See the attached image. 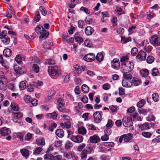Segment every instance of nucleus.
<instances>
[{
  "instance_id": "nucleus-1",
  "label": "nucleus",
  "mask_w": 160,
  "mask_h": 160,
  "mask_svg": "<svg viewBox=\"0 0 160 160\" xmlns=\"http://www.w3.org/2000/svg\"><path fill=\"white\" fill-rule=\"evenodd\" d=\"M36 32L38 34H40L39 38L45 39L48 36L49 32L44 29L43 27L40 25L37 26L36 28Z\"/></svg>"
},
{
  "instance_id": "nucleus-2",
  "label": "nucleus",
  "mask_w": 160,
  "mask_h": 160,
  "mask_svg": "<svg viewBox=\"0 0 160 160\" xmlns=\"http://www.w3.org/2000/svg\"><path fill=\"white\" fill-rule=\"evenodd\" d=\"M48 72L49 74L52 76H59L60 75L61 73V71L58 69L57 66L49 67L48 68Z\"/></svg>"
},
{
  "instance_id": "nucleus-3",
  "label": "nucleus",
  "mask_w": 160,
  "mask_h": 160,
  "mask_svg": "<svg viewBox=\"0 0 160 160\" xmlns=\"http://www.w3.org/2000/svg\"><path fill=\"white\" fill-rule=\"evenodd\" d=\"M61 117H62L64 119V123H61L60 124V126L63 128L68 129L71 127V123L70 121V118L69 117L66 115H61Z\"/></svg>"
},
{
  "instance_id": "nucleus-4",
  "label": "nucleus",
  "mask_w": 160,
  "mask_h": 160,
  "mask_svg": "<svg viewBox=\"0 0 160 160\" xmlns=\"http://www.w3.org/2000/svg\"><path fill=\"white\" fill-rule=\"evenodd\" d=\"M7 32L6 31L3 30L2 32V34H0V39L4 44L7 45L10 43V38L7 35Z\"/></svg>"
},
{
  "instance_id": "nucleus-5",
  "label": "nucleus",
  "mask_w": 160,
  "mask_h": 160,
  "mask_svg": "<svg viewBox=\"0 0 160 160\" xmlns=\"http://www.w3.org/2000/svg\"><path fill=\"white\" fill-rule=\"evenodd\" d=\"M149 40L151 44L154 46L160 45V38L157 35H153L151 37Z\"/></svg>"
},
{
  "instance_id": "nucleus-6",
  "label": "nucleus",
  "mask_w": 160,
  "mask_h": 160,
  "mask_svg": "<svg viewBox=\"0 0 160 160\" xmlns=\"http://www.w3.org/2000/svg\"><path fill=\"white\" fill-rule=\"evenodd\" d=\"M134 68V64L132 62H129L123 65L122 68L123 72H129L131 71Z\"/></svg>"
},
{
  "instance_id": "nucleus-7",
  "label": "nucleus",
  "mask_w": 160,
  "mask_h": 160,
  "mask_svg": "<svg viewBox=\"0 0 160 160\" xmlns=\"http://www.w3.org/2000/svg\"><path fill=\"white\" fill-rule=\"evenodd\" d=\"M13 121L17 123L21 124L22 123V121L20 119L22 116V113L20 112H13Z\"/></svg>"
},
{
  "instance_id": "nucleus-8",
  "label": "nucleus",
  "mask_w": 160,
  "mask_h": 160,
  "mask_svg": "<svg viewBox=\"0 0 160 160\" xmlns=\"http://www.w3.org/2000/svg\"><path fill=\"white\" fill-rule=\"evenodd\" d=\"M123 125L126 127H130L133 125V122L131 121L130 118L125 117L122 120Z\"/></svg>"
},
{
  "instance_id": "nucleus-9",
  "label": "nucleus",
  "mask_w": 160,
  "mask_h": 160,
  "mask_svg": "<svg viewBox=\"0 0 160 160\" xmlns=\"http://www.w3.org/2000/svg\"><path fill=\"white\" fill-rule=\"evenodd\" d=\"M93 116L94 122L95 123H98L102 121V116L100 112L97 111L95 112Z\"/></svg>"
},
{
  "instance_id": "nucleus-10",
  "label": "nucleus",
  "mask_w": 160,
  "mask_h": 160,
  "mask_svg": "<svg viewBox=\"0 0 160 160\" xmlns=\"http://www.w3.org/2000/svg\"><path fill=\"white\" fill-rule=\"evenodd\" d=\"M95 57V56L94 54L90 53L84 56L83 57V59L88 62H91L94 60Z\"/></svg>"
},
{
  "instance_id": "nucleus-11",
  "label": "nucleus",
  "mask_w": 160,
  "mask_h": 160,
  "mask_svg": "<svg viewBox=\"0 0 160 160\" xmlns=\"http://www.w3.org/2000/svg\"><path fill=\"white\" fill-rule=\"evenodd\" d=\"M71 139L75 142L80 143L83 141V137L80 135H77L76 136L72 135L70 138Z\"/></svg>"
},
{
  "instance_id": "nucleus-12",
  "label": "nucleus",
  "mask_w": 160,
  "mask_h": 160,
  "mask_svg": "<svg viewBox=\"0 0 160 160\" xmlns=\"http://www.w3.org/2000/svg\"><path fill=\"white\" fill-rule=\"evenodd\" d=\"M146 53L142 51H140L137 56L136 58L140 61H144L146 57Z\"/></svg>"
},
{
  "instance_id": "nucleus-13",
  "label": "nucleus",
  "mask_w": 160,
  "mask_h": 160,
  "mask_svg": "<svg viewBox=\"0 0 160 160\" xmlns=\"http://www.w3.org/2000/svg\"><path fill=\"white\" fill-rule=\"evenodd\" d=\"M11 133L10 129L6 127L2 128L0 129V134L3 136L8 135Z\"/></svg>"
},
{
  "instance_id": "nucleus-14",
  "label": "nucleus",
  "mask_w": 160,
  "mask_h": 160,
  "mask_svg": "<svg viewBox=\"0 0 160 160\" xmlns=\"http://www.w3.org/2000/svg\"><path fill=\"white\" fill-rule=\"evenodd\" d=\"M89 140L90 142L92 143H97L100 141V138L96 134L90 137Z\"/></svg>"
},
{
  "instance_id": "nucleus-15",
  "label": "nucleus",
  "mask_w": 160,
  "mask_h": 160,
  "mask_svg": "<svg viewBox=\"0 0 160 160\" xmlns=\"http://www.w3.org/2000/svg\"><path fill=\"white\" fill-rule=\"evenodd\" d=\"M112 66L113 68L118 70L119 68L120 62L118 59L115 58L112 62Z\"/></svg>"
},
{
  "instance_id": "nucleus-16",
  "label": "nucleus",
  "mask_w": 160,
  "mask_h": 160,
  "mask_svg": "<svg viewBox=\"0 0 160 160\" xmlns=\"http://www.w3.org/2000/svg\"><path fill=\"white\" fill-rule=\"evenodd\" d=\"M25 59V57L22 55H18L15 58L16 62L20 65L22 64V60H24Z\"/></svg>"
},
{
  "instance_id": "nucleus-17",
  "label": "nucleus",
  "mask_w": 160,
  "mask_h": 160,
  "mask_svg": "<svg viewBox=\"0 0 160 160\" xmlns=\"http://www.w3.org/2000/svg\"><path fill=\"white\" fill-rule=\"evenodd\" d=\"M151 124L149 123H144L142 124L138 125L139 128L142 131L149 129L150 128Z\"/></svg>"
},
{
  "instance_id": "nucleus-18",
  "label": "nucleus",
  "mask_w": 160,
  "mask_h": 160,
  "mask_svg": "<svg viewBox=\"0 0 160 160\" xmlns=\"http://www.w3.org/2000/svg\"><path fill=\"white\" fill-rule=\"evenodd\" d=\"M14 69L16 72L18 74H22L25 71L24 68H22L17 65L15 66Z\"/></svg>"
},
{
  "instance_id": "nucleus-19",
  "label": "nucleus",
  "mask_w": 160,
  "mask_h": 160,
  "mask_svg": "<svg viewBox=\"0 0 160 160\" xmlns=\"http://www.w3.org/2000/svg\"><path fill=\"white\" fill-rule=\"evenodd\" d=\"M131 80L123 79L122 81V85L123 87H130L132 85Z\"/></svg>"
},
{
  "instance_id": "nucleus-20",
  "label": "nucleus",
  "mask_w": 160,
  "mask_h": 160,
  "mask_svg": "<svg viewBox=\"0 0 160 160\" xmlns=\"http://www.w3.org/2000/svg\"><path fill=\"white\" fill-rule=\"evenodd\" d=\"M93 31V29L90 26L86 27L85 29V33L86 35L88 36L91 35Z\"/></svg>"
},
{
  "instance_id": "nucleus-21",
  "label": "nucleus",
  "mask_w": 160,
  "mask_h": 160,
  "mask_svg": "<svg viewBox=\"0 0 160 160\" xmlns=\"http://www.w3.org/2000/svg\"><path fill=\"white\" fill-rule=\"evenodd\" d=\"M56 134L59 138L63 137L64 135L63 130L62 129H59L57 130L55 132Z\"/></svg>"
},
{
  "instance_id": "nucleus-22",
  "label": "nucleus",
  "mask_w": 160,
  "mask_h": 160,
  "mask_svg": "<svg viewBox=\"0 0 160 160\" xmlns=\"http://www.w3.org/2000/svg\"><path fill=\"white\" fill-rule=\"evenodd\" d=\"M36 143L38 146L44 145L45 144L44 139L43 138H40L36 140Z\"/></svg>"
},
{
  "instance_id": "nucleus-23",
  "label": "nucleus",
  "mask_w": 160,
  "mask_h": 160,
  "mask_svg": "<svg viewBox=\"0 0 160 160\" xmlns=\"http://www.w3.org/2000/svg\"><path fill=\"white\" fill-rule=\"evenodd\" d=\"M140 73L142 77H147L149 71L147 69H144L141 70Z\"/></svg>"
},
{
  "instance_id": "nucleus-24",
  "label": "nucleus",
  "mask_w": 160,
  "mask_h": 160,
  "mask_svg": "<svg viewBox=\"0 0 160 160\" xmlns=\"http://www.w3.org/2000/svg\"><path fill=\"white\" fill-rule=\"evenodd\" d=\"M131 134L129 133L126 135L123 136V140L126 142H130L131 141Z\"/></svg>"
},
{
  "instance_id": "nucleus-25",
  "label": "nucleus",
  "mask_w": 160,
  "mask_h": 160,
  "mask_svg": "<svg viewBox=\"0 0 160 160\" xmlns=\"http://www.w3.org/2000/svg\"><path fill=\"white\" fill-rule=\"evenodd\" d=\"M70 3L68 4L69 7L71 8H73L78 3L79 0H70Z\"/></svg>"
},
{
  "instance_id": "nucleus-26",
  "label": "nucleus",
  "mask_w": 160,
  "mask_h": 160,
  "mask_svg": "<svg viewBox=\"0 0 160 160\" xmlns=\"http://www.w3.org/2000/svg\"><path fill=\"white\" fill-rule=\"evenodd\" d=\"M20 151L23 157H27L29 155V151L27 149H22L20 150Z\"/></svg>"
},
{
  "instance_id": "nucleus-27",
  "label": "nucleus",
  "mask_w": 160,
  "mask_h": 160,
  "mask_svg": "<svg viewBox=\"0 0 160 160\" xmlns=\"http://www.w3.org/2000/svg\"><path fill=\"white\" fill-rule=\"evenodd\" d=\"M24 135L23 133L18 132L14 133L13 136L15 138H18L20 140H22Z\"/></svg>"
},
{
  "instance_id": "nucleus-28",
  "label": "nucleus",
  "mask_w": 160,
  "mask_h": 160,
  "mask_svg": "<svg viewBox=\"0 0 160 160\" xmlns=\"http://www.w3.org/2000/svg\"><path fill=\"white\" fill-rule=\"evenodd\" d=\"M128 57H122L120 59V62L122 65L123 66L127 63H129L130 61H128Z\"/></svg>"
},
{
  "instance_id": "nucleus-29",
  "label": "nucleus",
  "mask_w": 160,
  "mask_h": 160,
  "mask_svg": "<svg viewBox=\"0 0 160 160\" xmlns=\"http://www.w3.org/2000/svg\"><path fill=\"white\" fill-rule=\"evenodd\" d=\"M3 54L5 56L9 57L12 54V51L8 48L5 49L3 51Z\"/></svg>"
},
{
  "instance_id": "nucleus-30",
  "label": "nucleus",
  "mask_w": 160,
  "mask_h": 160,
  "mask_svg": "<svg viewBox=\"0 0 160 160\" xmlns=\"http://www.w3.org/2000/svg\"><path fill=\"white\" fill-rule=\"evenodd\" d=\"M47 115L48 117L53 119H56L57 116V114L55 112H54L52 113H48Z\"/></svg>"
},
{
  "instance_id": "nucleus-31",
  "label": "nucleus",
  "mask_w": 160,
  "mask_h": 160,
  "mask_svg": "<svg viewBox=\"0 0 160 160\" xmlns=\"http://www.w3.org/2000/svg\"><path fill=\"white\" fill-rule=\"evenodd\" d=\"M78 132L80 134L84 135L86 133L87 131L84 127H81L78 128Z\"/></svg>"
},
{
  "instance_id": "nucleus-32",
  "label": "nucleus",
  "mask_w": 160,
  "mask_h": 160,
  "mask_svg": "<svg viewBox=\"0 0 160 160\" xmlns=\"http://www.w3.org/2000/svg\"><path fill=\"white\" fill-rule=\"evenodd\" d=\"M123 76L124 78V79L129 80H131L132 78V75L129 73H128V72H123Z\"/></svg>"
},
{
  "instance_id": "nucleus-33",
  "label": "nucleus",
  "mask_w": 160,
  "mask_h": 160,
  "mask_svg": "<svg viewBox=\"0 0 160 160\" xmlns=\"http://www.w3.org/2000/svg\"><path fill=\"white\" fill-rule=\"evenodd\" d=\"M55 63V61L52 59H47L46 60L45 64L49 65H53Z\"/></svg>"
},
{
  "instance_id": "nucleus-34",
  "label": "nucleus",
  "mask_w": 160,
  "mask_h": 160,
  "mask_svg": "<svg viewBox=\"0 0 160 160\" xmlns=\"http://www.w3.org/2000/svg\"><path fill=\"white\" fill-rule=\"evenodd\" d=\"M97 60L99 62L102 61L103 59V56L101 53H98L96 57Z\"/></svg>"
},
{
  "instance_id": "nucleus-35",
  "label": "nucleus",
  "mask_w": 160,
  "mask_h": 160,
  "mask_svg": "<svg viewBox=\"0 0 160 160\" xmlns=\"http://www.w3.org/2000/svg\"><path fill=\"white\" fill-rule=\"evenodd\" d=\"M52 44L51 42H47L45 43L43 45V47L46 49H50Z\"/></svg>"
},
{
  "instance_id": "nucleus-36",
  "label": "nucleus",
  "mask_w": 160,
  "mask_h": 160,
  "mask_svg": "<svg viewBox=\"0 0 160 160\" xmlns=\"http://www.w3.org/2000/svg\"><path fill=\"white\" fill-rule=\"evenodd\" d=\"M82 91L84 93H88L89 91V88L87 85L83 84L82 87Z\"/></svg>"
},
{
  "instance_id": "nucleus-37",
  "label": "nucleus",
  "mask_w": 160,
  "mask_h": 160,
  "mask_svg": "<svg viewBox=\"0 0 160 160\" xmlns=\"http://www.w3.org/2000/svg\"><path fill=\"white\" fill-rule=\"evenodd\" d=\"M145 103V101L143 99H142L137 103V106L139 108L143 107Z\"/></svg>"
},
{
  "instance_id": "nucleus-38",
  "label": "nucleus",
  "mask_w": 160,
  "mask_h": 160,
  "mask_svg": "<svg viewBox=\"0 0 160 160\" xmlns=\"http://www.w3.org/2000/svg\"><path fill=\"white\" fill-rule=\"evenodd\" d=\"M73 146V144L72 142L69 141H67L65 145V148L67 149H70Z\"/></svg>"
},
{
  "instance_id": "nucleus-39",
  "label": "nucleus",
  "mask_w": 160,
  "mask_h": 160,
  "mask_svg": "<svg viewBox=\"0 0 160 160\" xmlns=\"http://www.w3.org/2000/svg\"><path fill=\"white\" fill-rule=\"evenodd\" d=\"M20 89L21 90H23L26 88V85L24 81H21L19 84Z\"/></svg>"
},
{
  "instance_id": "nucleus-40",
  "label": "nucleus",
  "mask_w": 160,
  "mask_h": 160,
  "mask_svg": "<svg viewBox=\"0 0 160 160\" xmlns=\"http://www.w3.org/2000/svg\"><path fill=\"white\" fill-rule=\"evenodd\" d=\"M142 135L146 138H150L152 134L149 132H144L142 133Z\"/></svg>"
},
{
  "instance_id": "nucleus-41",
  "label": "nucleus",
  "mask_w": 160,
  "mask_h": 160,
  "mask_svg": "<svg viewBox=\"0 0 160 160\" xmlns=\"http://www.w3.org/2000/svg\"><path fill=\"white\" fill-rule=\"evenodd\" d=\"M149 111V109H139L138 110V111L140 114H142L144 115H147Z\"/></svg>"
},
{
  "instance_id": "nucleus-42",
  "label": "nucleus",
  "mask_w": 160,
  "mask_h": 160,
  "mask_svg": "<svg viewBox=\"0 0 160 160\" xmlns=\"http://www.w3.org/2000/svg\"><path fill=\"white\" fill-rule=\"evenodd\" d=\"M41 18V17L40 16V14L39 12H36V14L34 18V21L36 22H38L40 19Z\"/></svg>"
},
{
  "instance_id": "nucleus-43",
  "label": "nucleus",
  "mask_w": 160,
  "mask_h": 160,
  "mask_svg": "<svg viewBox=\"0 0 160 160\" xmlns=\"http://www.w3.org/2000/svg\"><path fill=\"white\" fill-rule=\"evenodd\" d=\"M39 10L41 14L43 16H45L47 13V11L43 7L41 6L39 7Z\"/></svg>"
},
{
  "instance_id": "nucleus-44",
  "label": "nucleus",
  "mask_w": 160,
  "mask_h": 160,
  "mask_svg": "<svg viewBox=\"0 0 160 160\" xmlns=\"http://www.w3.org/2000/svg\"><path fill=\"white\" fill-rule=\"evenodd\" d=\"M152 98L155 102H157L159 99V96L157 93H155L152 94Z\"/></svg>"
},
{
  "instance_id": "nucleus-45",
  "label": "nucleus",
  "mask_w": 160,
  "mask_h": 160,
  "mask_svg": "<svg viewBox=\"0 0 160 160\" xmlns=\"http://www.w3.org/2000/svg\"><path fill=\"white\" fill-rule=\"evenodd\" d=\"M42 150V149L41 148H37L33 152V154L35 155H38L40 154Z\"/></svg>"
},
{
  "instance_id": "nucleus-46",
  "label": "nucleus",
  "mask_w": 160,
  "mask_h": 160,
  "mask_svg": "<svg viewBox=\"0 0 160 160\" xmlns=\"http://www.w3.org/2000/svg\"><path fill=\"white\" fill-rule=\"evenodd\" d=\"M154 61V57L151 56H148L147 58V62L148 63H151Z\"/></svg>"
},
{
  "instance_id": "nucleus-47",
  "label": "nucleus",
  "mask_w": 160,
  "mask_h": 160,
  "mask_svg": "<svg viewBox=\"0 0 160 160\" xmlns=\"http://www.w3.org/2000/svg\"><path fill=\"white\" fill-rule=\"evenodd\" d=\"M57 126V124L55 123H51V125L49 127L48 129L51 131H53V129L55 128Z\"/></svg>"
},
{
  "instance_id": "nucleus-48",
  "label": "nucleus",
  "mask_w": 160,
  "mask_h": 160,
  "mask_svg": "<svg viewBox=\"0 0 160 160\" xmlns=\"http://www.w3.org/2000/svg\"><path fill=\"white\" fill-rule=\"evenodd\" d=\"M80 10L87 14H89L90 13V11L88 8L84 7H82L80 8Z\"/></svg>"
},
{
  "instance_id": "nucleus-49",
  "label": "nucleus",
  "mask_w": 160,
  "mask_h": 160,
  "mask_svg": "<svg viewBox=\"0 0 160 160\" xmlns=\"http://www.w3.org/2000/svg\"><path fill=\"white\" fill-rule=\"evenodd\" d=\"M160 142V135L157 137L155 138L152 140V143L153 144H155L156 143H158Z\"/></svg>"
},
{
  "instance_id": "nucleus-50",
  "label": "nucleus",
  "mask_w": 160,
  "mask_h": 160,
  "mask_svg": "<svg viewBox=\"0 0 160 160\" xmlns=\"http://www.w3.org/2000/svg\"><path fill=\"white\" fill-rule=\"evenodd\" d=\"M33 70L36 73L38 72L39 70V66L36 64H34L32 66Z\"/></svg>"
},
{
  "instance_id": "nucleus-51",
  "label": "nucleus",
  "mask_w": 160,
  "mask_h": 160,
  "mask_svg": "<svg viewBox=\"0 0 160 160\" xmlns=\"http://www.w3.org/2000/svg\"><path fill=\"white\" fill-rule=\"evenodd\" d=\"M103 145L104 146L108 148H110L112 147L114 145V143L112 142H105L103 143Z\"/></svg>"
},
{
  "instance_id": "nucleus-52",
  "label": "nucleus",
  "mask_w": 160,
  "mask_h": 160,
  "mask_svg": "<svg viewBox=\"0 0 160 160\" xmlns=\"http://www.w3.org/2000/svg\"><path fill=\"white\" fill-rule=\"evenodd\" d=\"M73 68L75 69V71L78 74H79L81 73V72L79 70V65L78 64L74 65L73 66Z\"/></svg>"
},
{
  "instance_id": "nucleus-53",
  "label": "nucleus",
  "mask_w": 160,
  "mask_h": 160,
  "mask_svg": "<svg viewBox=\"0 0 160 160\" xmlns=\"http://www.w3.org/2000/svg\"><path fill=\"white\" fill-rule=\"evenodd\" d=\"M88 154L85 150H83L81 153V158L82 159L86 158Z\"/></svg>"
},
{
  "instance_id": "nucleus-54",
  "label": "nucleus",
  "mask_w": 160,
  "mask_h": 160,
  "mask_svg": "<svg viewBox=\"0 0 160 160\" xmlns=\"http://www.w3.org/2000/svg\"><path fill=\"white\" fill-rule=\"evenodd\" d=\"M155 16L154 13L151 12L147 15V18L150 21V20Z\"/></svg>"
},
{
  "instance_id": "nucleus-55",
  "label": "nucleus",
  "mask_w": 160,
  "mask_h": 160,
  "mask_svg": "<svg viewBox=\"0 0 160 160\" xmlns=\"http://www.w3.org/2000/svg\"><path fill=\"white\" fill-rule=\"evenodd\" d=\"M88 129L92 131H95L97 129V127L92 124H89L88 126Z\"/></svg>"
},
{
  "instance_id": "nucleus-56",
  "label": "nucleus",
  "mask_w": 160,
  "mask_h": 160,
  "mask_svg": "<svg viewBox=\"0 0 160 160\" xmlns=\"http://www.w3.org/2000/svg\"><path fill=\"white\" fill-rule=\"evenodd\" d=\"M159 73L158 70L157 68H153L152 70V75L153 76H157Z\"/></svg>"
},
{
  "instance_id": "nucleus-57",
  "label": "nucleus",
  "mask_w": 160,
  "mask_h": 160,
  "mask_svg": "<svg viewBox=\"0 0 160 160\" xmlns=\"http://www.w3.org/2000/svg\"><path fill=\"white\" fill-rule=\"evenodd\" d=\"M138 52V49L136 48H133L131 51V54L133 56H135Z\"/></svg>"
},
{
  "instance_id": "nucleus-58",
  "label": "nucleus",
  "mask_w": 160,
  "mask_h": 160,
  "mask_svg": "<svg viewBox=\"0 0 160 160\" xmlns=\"http://www.w3.org/2000/svg\"><path fill=\"white\" fill-rule=\"evenodd\" d=\"M113 122L111 120H108L106 124L107 128H111L113 125Z\"/></svg>"
},
{
  "instance_id": "nucleus-59",
  "label": "nucleus",
  "mask_w": 160,
  "mask_h": 160,
  "mask_svg": "<svg viewBox=\"0 0 160 160\" xmlns=\"http://www.w3.org/2000/svg\"><path fill=\"white\" fill-rule=\"evenodd\" d=\"M131 41V38L130 37L122 38L121 40V41L123 42L124 43H126L129 41Z\"/></svg>"
},
{
  "instance_id": "nucleus-60",
  "label": "nucleus",
  "mask_w": 160,
  "mask_h": 160,
  "mask_svg": "<svg viewBox=\"0 0 160 160\" xmlns=\"http://www.w3.org/2000/svg\"><path fill=\"white\" fill-rule=\"evenodd\" d=\"M104 132V134L109 136L111 134L112 131L110 128H107L105 130Z\"/></svg>"
},
{
  "instance_id": "nucleus-61",
  "label": "nucleus",
  "mask_w": 160,
  "mask_h": 160,
  "mask_svg": "<svg viewBox=\"0 0 160 160\" xmlns=\"http://www.w3.org/2000/svg\"><path fill=\"white\" fill-rule=\"evenodd\" d=\"M11 107L14 111H18V107L17 106L15 105L14 103H12L11 104Z\"/></svg>"
},
{
  "instance_id": "nucleus-62",
  "label": "nucleus",
  "mask_w": 160,
  "mask_h": 160,
  "mask_svg": "<svg viewBox=\"0 0 160 160\" xmlns=\"http://www.w3.org/2000/svg\"><path fill=\"white\" fill-rule=\"evenodd\" d=\"M24 101L27 103L30 102V97L28 95H25L24 97Z\"/></svg>"
},
{
  "instance_id": "nucleus-63",
  "label": "nucleus",
  "mask_w": 160,
  "mask_h": 160,
  "mask_svg": "<svg viewBox=\"0 0 160 160\" xmlns=\"http://www.w3.org/2000/svg\"><path fill=\"white\" fill-rule=\"evenodd\" d=\"M124 29L122 28H118L117 30V32L119 34H122L124 32Z\"/></svg>"
},
{
  "instance_id": "nucleus-64",
  "label": "nucleus",
  "mask_w": 160,
  "mask_h": 160,
  "mask_svg": "<svg viewBox=\"0 0 160 160\" xmlns=\"http://www.w3.org/2000/svg\"><path fill=\"white\" fill-rule=\"evenodd\" d=\"M100 159L101 160H109V158L108 156L103 155L101 156Z\"/></svg>"
}]
</instances>
